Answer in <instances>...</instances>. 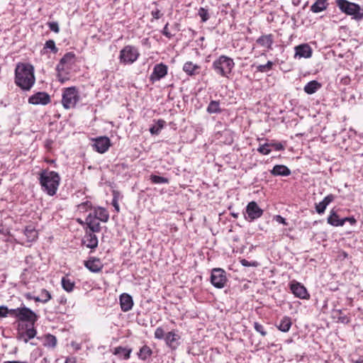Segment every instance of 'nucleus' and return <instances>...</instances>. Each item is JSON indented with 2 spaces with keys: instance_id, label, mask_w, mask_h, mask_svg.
<instances>
[{
  "instance_id": "10",
  "label": "nucleus",
  "mask_w": 363,
  "mask_h": 363,
  "mask_svg": "<svg viewBox=\"0 0 363 363\" xmlns=\"http://www.w3.org/2000/svg\"><path fill=\"white\" fill-rule=\"evenodd\" d=\"M290 289L292 294L297 298L301 299H307L309 298V294L306 287L295 280L291 281Z\"/></svg>"
},
{
  "instance_id": "33",
  "label": "nucleus",
  "mask_w": 363,
  "mask_h": 363,
  "mask_svg": "<svg viewBox=\"0 0 363 363\" xmlns=\"http://www.w3.org/2000/svg\"><path fill=\"white\" fill-rule=\"evenodd\" d=\"M61 282L62 288L66 291L71 292L73 291L74 286V281H72L69 279H67V277H62Z\"/></svg>"
},
{
  "instance_id": "4",
  "label": "nucleus",
  "mask_w": 363,
  "mask_h": 363,
  "mask_svg": "<svg viewBox=\"0 0 363 363\" xmlns=\"http://www.w3.org/2000/svg\"><path fill=\"white\" fill-rule=\"evenodd\" d=\"M234 66L233 60L225 55H220L212 65L216 73L224 77H228Z\"/></svg>"
},
{
  "instance_id": "64",
  "label": "nucleus",
  "mask_w": 363,
  "mask_h": 363,
  "mask_svg": "<svg viewBox=\"0 0 363 363\" xmlns=\"http://www.w3.org/2000/svg\"><path fill=\"white\" fill-rule=\"evenodd\" d=\"M4 363H28L27 362H20V361H6Z\"/></svg>"
},
{
  "instance_id": "7",
  "label": "nucleus",
  "mask_w": 363,
  "mask_h": 363,
  "mask_svg": "<svg viewBox=\"0 0 363 363\" xmlns=\"http://www.w3.org/2000/svg\"><path fill=\"white\" fill-rule=\"evenodd\" d=\"M225 272L221 268H215L211 272V282L218 289H222L227 282Z\"/></svg>"
},
{
  "instance_id": "63",
  "label": "nucleus",
  "mask_w": 363,
  "mask_h": 363,
  "mask_svg": "<svg viewBox=\"0 0 363 363\" xmlns=\"http://www.w3.org/2000/svg\"><path fill=\"white\" fill-rule=\"evenodd\" d=\"M352 363H363V357H359L357 360H352Z\"/></svg>"
},
{
  "instance_id": "55",
  "label": "nucleus",
  "mask_w": 363,
  "mask_h": 363,
  "mask_svg": "<svg viewBox=\"0 0 363 363\" xmlns=\"http://www.w3.org/2000/svg\"><path fill=\"white\" fill-rule=\"evenodd\" d=\"M150 132L152 135H157L160 133V128L154 125L150 128Z\"/></svg>"
},
{
  "instance_id": "17",
  "label": "nucleus",
  "mask_w": 363,
  "mask_h": 363,
  "mask_svg": "<svg viewBox=\"0 0 363 363\" xmlns=\"http://www.w3.org/2000/svg\"><path fill=\"white\" fill-rule=\"evenodd\" d=\"M84 265L89 271L94 273L101 272L103 268V264L97 258H91L86 261Z\"/></svg>"
},
{
  "instance_id": "38",
  "label": "nucleus",
  "mask_w": 363,
  "mask_h": 363,
  "mask_svg": "<svg viewBox=\"0 0 363 363\" xmlns=\"http://www.w3.org/2000/svg\"><path fill=\"white\" fill-rule=\"evenodd\" d=\"M40 298L41 302L45 303L51 299V294L46 289H42L40 293Z\"/></svg>"
},
{
  "instance_id": "9",
  "label": "nucleus",
  "mask_w": 363,
  "mask_h": 363,
  "mask_svg": "<svg viewBox=\"0 0 363 363\" xmlns=\"http://www.w3.org/2000/svg\"><path fill=\"white\" fill-rule=\"evenodd\" d=\"M246 213L247 215L246 218L249 221H252L260 218L263 214V211L259 207L255 201H251L246 207Z\"/></svg>"
},
{
  "instance_id": "6",
  "label": "nucleus",
  "mask_w": 363,
  "mask_h": 363,
  "mask_svg": "<svg viewBox=\"0 0 363 363\" xmlns=\"http://www.w3.org/2000/svg\"><path fill=\"white\" fill-rule=\"evenodd\" d=\"M139 55L138 50L135 47L126 45L120 51L119 60L121 64L131 65L138 60Z\"/></svg>"
},
{
  "instance_id": "58",
  "label": "nucleus",
  "mask_w": 363,
  "mask_h": 363,
  "mask_svg": "<svg viewBox=\"0 0 363 363\" xmlns=\"http://www.w3.org/2000/svg\"><path fill=\"white\" fill-rule=\"evenodd\" d=\"M276 150H283L284 149V146L281 143H277L274 145Z\"/></svg>"
},
{
  "instance_id": "51",
  "label": "nucleus",
  "mask_w": 363,
  "mask_h": 363,
  "mask_svg": "<svg viewBox=\"0 0 363 363\" xmlns=\"http://www.w3.org/2000/svg\"><path fill=\"white\" fill-rule=\"evenodd\" d=\"M19 311H20V307L17 308H13V309H9V315L17 318Z\"/></svg>"
},
{
  "instance_id": "48",
  "label": "nucleus",
  "mask_w": 363,
  "mask_h": 363,
  "mask_svg": "<svg viewBox=\"0 0 363 363\" xmlns=\"http://www.w3.org/2000/svg\"><path fill=\"white\" fill-rule=\"evenodd\" d=\"M334 199L335 196L333 194H329L326 196L322 201L328 206Z\"/></svg>"
},
{
  "instance_id": "57",
  "label": "nucleus",
  "mask_w": 363,
  "mask_h": 363,
  "mask_svg": "<svg viewBox=\"0 0 363 363\" xmlns=\"http://www.w3.org/2000/svg\"><path fill=\"white\" fill-rule=\"evenodd\" d=\"M57 78L61 83H65L69 79L68 77L62 76V74H57Z\"/></svg>"
},
{
  "instance_id": "20",
  "label": "nucleus",
  "mask_w": 363,
  "mask_h": 363,
  "mask_svg": "<svg viewBox=\"0 0 363 363\" xmlns=\"http://www.w3.org/2000/svg\"><path fill=\"white\" fill-rule=\"evenodd\" d=\"M86 223L91 233H99L101 230V225L99 220L89 213L86 218Z\"/></svg>"
},
{
  "instance_id": "14",
  "label": "nucleus",
  "mask_w": 363,
  "mask_h": 363,
  "mask_svg": "<svg viewBox=\"0 0 363 363\" xmlns=\"http://www.w3.org/2000/svg\"><path fill=\"white\" fill-rule=\"evenodd\" d=\"M120 304L121 310L123 312L129 311L133 306V300L130 295L128 294H122L120 296Z\"/></svg>"
},
{
  "instance_id": "16",
  "label": "nucleus",
  "mask_w": 363,
  "mask_h": 363,
  "mask_svg": "<svg viewBox=\"0 0 363 363\" xmlns=\"http://www.w3.org/2000/svg\"><path fill=\"white\" fill-rule=\"evenodd\" d=\"M256 43L259 45L266 48L268 50H272L274 43V36L272 34L262 35L257 39Z\"/></svg>"
},
{
  "instance_id": "13",
  "label": "nucleus",
  "mask_w": 363,
  "mask_h": 363,
  "mask_svg": "<svg viewBox=\"0 0 363 363\" xmlns=\"http://www.w3.org/2000/svg\"><path fill=\"white\" fill-rule=\"evenodd\" d=\"M94 147L99 153H104L110 147L111 142L108 137H99L94 140Z\"/></svg>"
},
{
  "instance_id": "12",
  "label": "nucleus",
  "mask_w": 363,
  "mask_h": 363,
  "mask_svg": "<svg viewBox=\"0 0 363 363\" xmlns=\"http://www.w3.org/2000/svg\"><path fill=\"white\" fill-rule=\"evenodd\" d=\"M50 102V95L43 91L38 92L28 98V103L33 105H47Z\"/></svg>"
},
{
  "instance_id": "56",
  "label": "nucleus",
  "mask_w": 363,
  "mask_h": 363,
  "mask_svg": "<svg viewBox=\"0 0 363 363\" xmlns=\"http://www.w3.org/2000/svg\"><path fill=\"white\" fill-rule=\"evenodd\" d=\"M342 220H345V223L346 221H349L350 224L354 225L356 223L357 220L354 217H346L342 218Z\"/></svg>"
},
{
  "instance_id": "62",
  "label": "nucleus",
  "mask_w": 363,
  "mask_h": 363,
  "mask_svg": "<svg viewBox=\"0 0 363 363\" xmlns=\"http://www.w3.org/2000/svg\"><path fill=\"white\" fill-rule=\"evenodd\" d=\"M65 363H76L75 359L73 357L67 358Z\"/></svg>"
},
{
  "instance_id": "26",
  "label": "nucleus",
  "mask_w": 363,
  "mask_h": 363,
  "mask_svg": "<svg viewBox=\"0 0 363 363\" xmlns=\"http://www.w3.org/2000/svg\"><path fill=\"white\" fill-rule=\"evenodd\" d=\"M24 234L27 238L28 242H33L38 238V232L32 225L26 227Z\"/></svg>"
},
{
  "instance_id": "30",
  "label": "nucleus",
  "mask_w": 363,
  "mask_h": 363,
  "mask_svg": "<svg viewBox=\"0 0 363 363\" xmlns=\"http://www.w3.org/2000/svg\"><path fill=\"white\" fill-rule=\"evenodd\" d=\"M291 326V318L289 317H284L281 320L279 325L278 326V328L281 331L286 333L289 330Z\"/></svg>"
},
{
  "instance_id": "31",
  "label": "nucleus",
  "mask_w": 363,
  "mask_h": 363,
  "mask_svg": "<svg viewBox=\"0 0 363 363\" xmlns=\"http://www.w3.org/2000/svg\"><path fill=\"white\" fill-rule=\"evenodd\" d=\"M152 354V351L150 347L144 345L140 350L138 353L139 358L142 360L147 359Z\"/></svg>"
},
{
  "instance_id": "50",
  "label": "nucleus",
  "mask_w": 363,
  "mask_h": 363,
  "mask_svg": "<svg viewBox=\"0 0 363 363\" xmlns=\"http://www.w3.org/2000/svg\"><path fill=\"white\" fill-rule=\"evenodd\" d=\"M168 26H169V23H167L163 28L162 33L167 38H172L173 37V35L169 31Z\"/></svg>"
},
{
  "instance_id": "8",
  "label": "nucleus",
  "mask_w": 363,
  "mask_h": 363,
  "mask_svg": "<svg viewBox=\"0 0 363 363\" xmlns=\"http://www.w3.org/2000/svg\"><path fill=\"white\" fill-rule=\"evenodd\" d=\"M17 318L21 321L28 322L33 325L34 323L38 320V315L29 308L23 306L20 307V311Z\"/></svg>"
},
{
  "instance_id": "29",
  "label": "nucleus",
  "mask_w": 363,
  "mask_h": 363,
  "mask_svg": "<svg viewBox=\"0 0 363 363\" xmlns=\"http://www.w3.org/2000/svg\"><path fill=\"white\" fill-rule=\"evenodd\" d=\"M132 350L131 349H127L125 347H117L114 349V351L113 352V354L118 355V356H123L124 359H128L130 358V355Z\"/></svg>"
},
{
  "instance_id": "15",
  "label": "nucleus",
  "mask_w": 363,
  "mask_h": 363,
  "mask_svg": "<svg viewBox=\"0 0 363 363\" xmlns=\"http://www.w3.org/2000/svg\"><path fill=\"white\" fill-rule=\"evenodd\" d=\"M295 57L309 58L312 55V49L308 44H301L295 48Z\"/></svg>"
},
{
  "instance_id": "49",
  "label": "nucleus",
  "mask_w": 363,
  "mask_h": 363,
  "mask_svg": "<svg viewBox=\"0 0 363 363\" xmlns=\"http://www.w3.org/2000/svg\"><path fill=\"white\" fill-rule=\"evenodd\" d=\"M9 315V308L6 306H0V318L6 317Z\"/></svg>"
},
{
  "instance_id": "23",
  "label": "nucleus",
  "mask_w": 363,
  "mask_h": 363,
  "mask_svg": "<svg viewBox=\"0 0 363 363\" xmlns=\"http://www.w3.org/2000/svg\"><path fill=\"white\" fill-rule=\"evenodd\" d=\"M91 213L93 216L96 218V220H99L104 223H106L109 218L108 213L104 208H95L94 212Z\"/></svg>"
},
{
  "instance_id": "52",
  "label": "nucleus",
  "mask_w": 363,
  "mask_h": 363,
  "mask_svg": "<svg viewBox=\"0 0 363 363\" xmlns=\"http://www.w3.org/2000/svg\"><path fill=\"white\" fill-rule=\"evenodd\" d=\"M274 219L276 220L277 222H278L279 223H282L286 225H287L286 219L279 215L276 216L274 217Z\"/></svg>"
},
{
  "instance_id": "36",
  "label": "nucleus",
  "mask_w": 363,
  "mask_h": 363,
  "mask_svg": "<svg viewBox=\"0 0 363 363\" xmlns=\"http://www.w3.org/2000/svg\"><path fill=\"white\" fill-rule=\"evenodd\" d=\"M57 344V339L55 336L48 334L45 335V345L48 347H55Z\"/></svg>"
},
{
  "instance_id": "60",
  "label": "nucleus",
  "mask_w": 363,
  "mask_h": 363,
  "mask_svg": "<svg viewBox=\"0 0 363 363\" xmlns=\"http://www.w3.org/2000/svg\"><path fill=\"white\" fill-rule=\"evenodd\" d=\"M164 124V121L163 120H158L157 121V128H160V131L163 128Z\"/></svg>"
},
{
  "instance_id": "18",
  "label": "nucleus",
  "mask_w": 363,
  "mask_h": 363,
  "mask_svg": "<svg viewBox=\"0 0 363 363\" xmlns=\"http://www.w3.org/2000/svg\"><path fill=\"white\" fill-rule=\"evenodd\" d=\"M83 242L88 248L95 249L98 246V238L94 233L86 231Z\"/></svg>"
},
{
  "instance_id": "28",
  "label": "nucleus",
  "mask_w": 363,
  "mask_h": 363,
  "mask_svg": "<svg viewBox=\"0 0 363 363\" xmlns=\"http://www.w3.org/2000/svg\"><path fill=\"white\" fill-rule=\"evenodd\" d=\"M327 0H316L311 6V11L313 13H319L327 9Z\"/></svg>"
},
{
  "instance_id": "32",
  "label": "nucleus",
  "mask_w": 363,
  "mask_h": 363,
  "mask_svg": "<svg viewBox=\"0 0 363 363\" xmlns=\"http://www.w3.org/2000/svg\"><path fill=\"white\" fill-rule=\"evenodd\" d=\"M207 112L209 113H218L221 112L220 103L218 101H211L208 107Z\"/></svg>"
},
{
  "instance_id": "19",
  "label": "nucleus",
  "mask_w": 363,
  "mask_h": 363,
  "mask_svg": "<svg viewBox=\"0 0 363 363\" xmlns=\"http://www.w3.org/2000/svg\"><path fill=\"white\" fill-rule=\"evenodd\" d=\"M179 335L174 331H170L165 335L164 340L168 347L174 350L178 346Z\"/></svg>"
},
{
  "instance_id": "39",
  "label": "nucleus",
  "mask_w": 363,
  "mask_h": 363,
  "mask_svg": "<svg viewBox=\"0 0 363 363\" xmlns=\"http://www.w3.org/2000/svg\"><path fill=\"white\" fill-rule=\"evenodd\" d=\"M199 15L201 17L202 22H206L209 18L208 11L205 8L201 7L199 9Z\"/></svg>"
},
{
  "instance_id": "37",
  "label": "nucleus",
  "mask_w": 363,
  "mask_h": 363,
  "mask_svg": "<svg viewBox=\"0 0 363 363\" xmlns=\"http://www.w3.org/2000/svg\"><path fill=\"white\" fill-rule=\"evenodd\" d=\"M74 56L75 55L73 52H67L62 57L60 61L64 64L71 63L73 61Z\"/></svg>"
},
{
  "instance_id": "2",
  "label": "nucleus",
  "mask_w": 363,
  "mask_h": 363,
  "mask_svg": "<svg viewBox=\"0 0 363 363\" xmlns=\"http://www.w3.org/2000/svg\"><path fill=\"white\" fill-rule=\"evenodd\" d=\"M39 182L43 191L49 196H54L58 189L60 177L56 172L43 170L39 174Z\"/></svg>"
},
{
  "instance_id": "42",
  "label": "nucleus",
  "mask_w": 363,
  "mask_h": 363,
  "mask_svg": "<svg viewBox=\"0 0 363 363\" xmlns=\"http://www.w3.org/2000/svg\"><path fill=\"white\" fill-rule=\"evenodd\" d=\"M155 337L158 340L164 339V337H165L164 330L161 327H158L155 330Z\"/></svg>"
},
{
  "instance_id": "41",
  "label": "nucleus",
  "mask_w": 363,
  "mask_h": 363,
  "mask_svg": "<svg viewBox=\"0 0 363 363\" xmlns=\"http://www.w3.org/2000/svg\"><path fill=\"white\" fill-rule=\"evenodd\" d=\"M254 328L257 333H260L262 336L264 337L267 335V332L261 324L255 322L254 323Z\"/></svg>"
},
{
  "instance_id": "24",
  "label": "nucleus",
  "mask_w": 363,
  "mask_h": 363,
  "mask_svg": "<svg viewBox=\"0 0 363 363\" xmlns=\"http://www.w3.org/2000/svg\"><path fill=\"white\" fill-rule=\"evenodd\" d=\"M271 174L274 176H289L291 174V170L285 165L277 164L271 170Z\"/></svg>"
},
{
  "instance_id": "40",
  "label": "nucleus",
  "mask_w": 363,
  "mask_h": 363,
  "mask_svg": "<svg viewBox=\"0 0 363 363\" xmlns=\"http://www.w3.org/2000/svg\"><path fill=\"white\" fill-rule=\"evenodd\" d=\"M257 151L260 152L262 155H269L271 152V149L269 148V145L266 143L264 145H261L258 149Z\"/></svg>"
},
{
  "instance_id": "44",
  "label": "nucleus",
  "mask_w": 363,
  "mask_h": 363,
  "mask_svg": "<svg viewBox=\"0 0 363 363\" xmlns=\"http://www.w3.org/2000/svg\"><path fill=\"white\" fill-rule=\"evenodd\" d=\"M240 262L243 267H257L258 265L257 262H249L245 259H240Z\"/></svg>"
},
{
  "instance_id": "25",
  "label": "nucleus",
  "mask_w": 363,
  "mask_h": 363,
  "mask_svg": "<svg viewBox=\"0 0 363 363\" xmlns=\"http://www.w3.org/2000/svg\"><path fill=\"white\" fill-rule=\"evenodd\" d=\"M320 87L321 84L318 82L313 80L305 85L303 90L308 94H313L315 93Z\"/></svg>"
},
{
  "instance_id": "21",
  "label": "nucleus",
  "mask_w": 363,
  "mask_h": 363,
  "mask_svg": "<svg viewBox=\"0 0 363 363\" xmlns=\"http://www.w3.org/2000/svg\"><path fill=\"white\" fill-rule=\"evenodd\" d=\"M201 67L192 62H186L183 66V71L189 76L198 74Z\"/></svg>"
},
{
  "instance_id": "22",
  "label": "nucleus",
  "mask_w": 363,
  "mask_h": 363,
  "mask_svg": "<svg viewBox=\"0 0 363 363\" xmlns=\"http://www.w3.org/2000/svg\"><path fill=\"white\" fill-rule=\"evenodd\" d=\"M37 334L36 330L33 326L31 328H26L25 332H22L18 334V339L23 340L25 343H27L29 340L33 338Z\"/></svg>"
},
{
  "instance_id": "43",
  "label": "nucleus",
  "mask_w": 363,
  "mask_h": 363,
  "mask_svg": "<svg viewBox=\"0 0 363 363\" xmlns=\"http://www.w3.org/2000/svg\"><path fill=\"white\" fill-rule=\"evenodd\" d=\"M326 207L327 206H325V204L323 201H320L318 203L315 204V210L317 213L319 214L323 213L325 211Z\"/></svg>"
},
{
  "instance_id": "53",
  "label": "nucleus",
  "mask_w": 363,
  "mask_h": 363,
  "mask_svg": "<svg viewBox=\"0 0 363 363\" xmlns=\"http://www.w3.org/2000/svg\"><path fill=\"white\" fill-rule=\"evenodd\" d=\"M151 14H152V17L155 19H159L162 16V14L159 9L152 11Z\"/></svg>"
},
{
  "instance_id": "46",
  "label": "nucleus",
  "mask_w": 363,
  "mask_h": 363,
  "mask_svg": "<svg viewBox=\"0 0 363 363\" xmlns=\"http://www.w3.org/2000/svg\"><path fill=\"white\" fill-rule=\"evenodd\" d=\"M48 26L52 31L59 33L60 28L57 22H50L48 23Z\"/></svg>"
},
{
  "instance_id": "1",
  "label": "nucleus",
  "mask_w": 363,
  "mask_h": 363,
  "mask_svg": "<svg viewBox=\"0 0 363 363\" xmlns=\"http://www.w3.org/2000/svg\"><path fill=\"white\" fill-rule=\"evenodd\" d=\"M34 68L29 64H18L15 69V83L21 89L29 91L35 84Z\"/></svg>"
},
{
  "instance_id": "35",
  "label": "nucleus",
  "mask_w": 363,
  "mask_h": 363,
  "mask_svg": "<svg viewBox=\"0 0 363 363\" xmlns=\"http://www.w3.org/2000/svg\"><path fill=\"white\" fill-rule=\"evenodd\" d=\"M274 63L272 61H268L265 65H259L257 66L256 69L259 72H267L272 69Z\"/></svg>"
},
{
  "instance_id": "34",
  "label": "nucleus",
  "mask_w": 363,
  "mask_h": 363,
  "mask_svg": "<svg viewBox=\"0 0 363 363\" xmlns=\"http://www.w3.org/2000/svg\"><path fill=\"white\" fill-rule=\"evenodd\" d=\"M150 179L153 184H169V179L167 178L158 175L152 174L150 176Z\"/></svg>"
},
{
  "instance_id": "47",
  "label": "nucleus",
  "mask_w": 363,
  "mask_h": 363,
  "mask_svg": "<svg viewBox=\"0 0 363 363\" xmlns=\"http://www.w3.org/2000/svg\"><path fill=\"white\" fill-rule=\"evenodd\" d=\"M334 199L335 196L333 194H329L326 196L322 201L328 206Z\"/></svg>"
},
{
  "instance_id": "61",
  "label": "nucleus",
  "mask_w": 363,
  "mask_h": 363,
  "mask_svg": "<svg viewBox=\"0 0 363 363\" xmlns=\"http://www.w3.org/2000/svg\"><path fill=\"white\" fill-rule=\"evenodd\" d=\"M112 204L113 206L115 207L116 210L117 211H119V206L117 203V201L116 199H113V201H112Z\"/></svg>"
},
{
  "instance_id": "54",
  "label": "nucleus",
  "mask_w": 363,
  "mask_h": 363,
  "mask_svg": "<svg viewBox=\"0 0 363 363\" xmlns=\"http://www.w3.org/2000/svg\"><path fill=\"white\" fill-rule=\"evenodd\" d=\"M65 64L62 63L61 61H60L59 64L56 67V70L57 72V74H62V72L64 70V65Z\"/></svg>"
},
{
  "instance_id": "27",
  "label": "nucleus",
  "mask_w": 363,
  "mask_h": 363,
  "mask_svg": "<svg viewBox=\"0 0 363 363\" xmlns=\"http://www.w3.org/2000/svg\"><path fill=\"white\" fill-rule=\"evenodd\" d=\"M328 223L333 226H342L345 224V220L340 219L337 214L335 211H331L328 218Z\"/></svg>"
},
{
  "instance_id": "3",
  "label": "nucleus",
  "mask_w": 363,
  "mask_h": 363,
  "mask_svg": "<svg viewBox=\"0 0 363 363\" xmlns=\"http://www.w3.org/2000/svg\"><path fill=\"white\" fill-rule=\"evenodd\" d=\"M336 5L342 13L352 16L354 20L363 19V8H361L359 5L347 0H336Z\"/></svg>"
},
{
  "instance_id": "45",
  "label": "nucleus",
  "mask_w": 363,
  "mask_h": 363,
  "mask_svg": "<svg viewBox=\"0 0 363 363\" xmlns=\"http://www.w3.org/2000/svg\"><path fill=\"white\" fill-rule=\"evenodd\" d=\"M45 48L50 49L54 52H56L57 51V49L55 47V41L52 40H49L46 41Z\"/></svg>"
},
{
  "instance_id": "11",
  "label": "nucleus",
  "mask_w": 363,
  "mask_h": 363,
  "mask_svg": "<svg viewBox=\"0 0 363 363\" xmlns=\"http://www.w3.org/2000/svg\"><path fill=\"white\" fill-rule=\"evenodd\" d=\"M167 66L163 63L155 65L150 77V81L152 82L160 81L167 75Z\"/></svg>"
},
{
  "instance_id": "5",
  "label": "nucleus",
  "mask_w": 363,
  "mask_h": 363,
  "mask_svg": "<svg viewBox=\"0 0 363 363\" xmlns=\"http://www.w3.org/2000/svg\"><path fill=\"white\" fill-rule=\"evenodd\" d=\"M79 100V95L75 86L66 88L62 94V104L65 108H74Z\"/></svg>"
},
{
  "instance_id": "59",
  "label": "nucleus",
  "mask_w": 363,
  "mask_h": 363,
  "mask_svg": "<svg viewBox=\"0 0 363 363\" xmlns=\"http://www.w3.org/2000/svg\"><path fill=\"white\" fill-rule=\"evenodd\" d=\"M339 321L343 323H347L349 322L348 318L346 316H340L338 318Z\"/></svg>"
}]
</instances>
